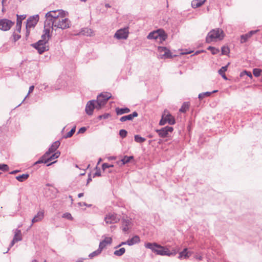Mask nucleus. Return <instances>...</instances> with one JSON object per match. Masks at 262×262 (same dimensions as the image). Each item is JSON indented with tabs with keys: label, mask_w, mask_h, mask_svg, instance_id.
I'll return each instance as SVG.
<instances>
[{
	"label": "nucleus",
	"mask_w": 262,
	"mask_h": 262,
	"mask_svg": "<svg viewBox=\"0 0 262 262\" xmlns=\"http://www.w3.org/2000/svg\"><path fill=\"white\" fill-rule=\"evenodd\" d=\"M44 33L41 36V39L33 45V47L38 51L39 54H42L46 51L49 50L48 41L51 37L50 30L44 29Z\"/></svg>",
	"instance_id": "obj_1"
},
{
	"label": "nucleus",
	"mask_w": 262,
	"mask_h": 262,
	"mask_svg": "<svg viewBox=\"0 0 262 262\" xmlns=\"http://www.w3.org/2000/svg\"><path fill=\"white\" fill-rule=\"evenodd\" d=\"M50 29L52 28V32L54 31H57L58 29L64 30L70 28L71 22L69 19L65 18L63 16L57 18L54 21L50 24Z\"/></svg>",
	"instance_id": "obj_2"
},
{
	"label": "nucleus",
	"mask_w": 262,
	"mask_h": 262,
	"mask_svg": "<svg viewBox=\"0 0 262 262\" xmlns=\"http://www.w3.org/2000/svg\"><path fill=\"white\" fill-rule=\"evenodd\" d=\"M145 247L151 250V251L157 255L161 256H168V246H162L156 243H148L145 244Z\"/></svg>",
	"instance_id": "obj_3"
},
{
	"label": "nucleus",
	"mask_w": 262,
	"mask_h": 262,
	"mask_svg": "<svg viewBox=\"0 0 262 262\" xmlns=\"http://www.w3.org/2000/svg\"><path fill=\"white\" fill-rule=\"evenodd\" d=\"M63 11L60 10L51 11L46 14V20L45 21L44 29L50 30V24L54 21L57 18L60 17L62 15Z\"/></svg>",
	"instance_id": "obj_4"
},
{
	"label": "nucleus",
	"mask_w": 262,
	"mask_h": 262,
	"mask_svg": "<svg viewBox=\"0 0 262 262\" xmlns=\"http://www.w3.org/2000/svg\"><path fill=\"white\" fill-rule=\"evenodd\" d=\"M223 37V31L221 29H213L210 31L208 33L206 39L207 42H210L211 41L216 40L217 39L222 40Z\"/></svg>",
	"instance_id": "obj_5"
},
{
	"label": "nucleus",
	"mask_w": 262,
	"mask_h": 262,
	"mask_svg": "<svg viewBox=\"0 0 262 262\" xmlns=\"http://www.w3.org/2000/svg\"><path fill=\"white\" fill-rule=\"evenodd\" d=\"M112 95L109 93H101L97 96L96 102L97 103V110H100L103 106L107 100L111 98Z\"/></svg>",
	"instance_id": "obj_6"
},
{
	"label": "nucleus",
	"mask_w": 262,
	"mask_h": 262,
	"mask_svg": "<svg viewBox=\"0 0 262 262\" xmlns=\"http://www.w3.org/2000/svg\"><path fill=\"white\" fill-rule=\"evenodd\" d=\"M167 35L164 31L158 30L156 31L150 32L147 36V38L149 39H159L160 41L165 40Z\"/></svg>",
	"instance_id": "obj_7"
},
{
	"label": "nucleus",
	"mask_w": 262,
	"mask_h": 262,
	"mask_svg": "<svg viewBox=\"0 0 262 262\" xmlns=\"http://www.w3.org/2000/svg\"><path fill=\"white\" fill-rule=\"evenodd\" d=\"M120 220V216L115 213H108L104 217V221L107 224L118 223Z\"/></svg>",
	"instance_id": "obj_8"
},
{
	"label": "nucleus",
	"mask_w": 262,
	"mask_h": 262,
	"mask_svg": "<svg viewBox=\"0 0 262 262\" xmlns=\"http://www.w3.org/2000/svg\"><path fill=\"white\" fill-rule=\"evenodd\" d=\"M167 111H164V114H163L162 118L160 121L159 124L160 125H163L166 123L168 122L169 124L172 125L175 123V120L173 116L170 114H166Z\"/></svg>",
	"instance_id": "obj_9"
},
{
	"label": "nucleus",
	"mask_w": 262,
	"mask_h": 262,
	"mask_svg": "<svg viewBox=\"0 0 262 262\" xmlns=\"http://www.w3.org/2000/svg\"><path fill=\"white\" fill-rule=\"evenodd\" d=\"M14 22L8 19H0V30L6 31L10 29L14 25Z\"/></svg>",
	"instance_id": "obj_10"
},
{
	"label": "nucleus",
	"mask_w": 262,
	"mask_h": 262,
	"mask_svg": "<svg viewBox=\"0 0 262 262\" xmlns=\"http://www.w3.org/2000/svg\"><path fill=\"white\" fill-rule=\"evenodd\" d=\"M158 51L160 53L159 56L162 59L169 58L172 57L170 50L166 47H159Z\"/></svg>",
	"instance_id": "obj_11"
},
{
	"label": "nucleus",
	"mask_w": 262,
	"mask_h": 262,
	"mask_svg": "<svg viewBox=\"0 0 262 262\" xmlns=\"http://www.w3.org/2000/svg\"><path fill=\"white\" fill-rule=\"evenodd\" d=\"M132 223L131 221V219L128 218L127 217L122 219L121 228L124 232H127L132 228Z\"/></svg>",
	"instance_id": "obj_12"
},
{
	"label": "nucleus",
	"mask_w": 262,
	"mask_h": 262,
	"mask_svg": "<svg viewBox=\"0 0 262 262\" xmlns=\"http://www.w3.org/2000/svg\"><path fill=\"white\" fill-rule=\"evenodd\" d=\"M39 20L38 15H35L30 17L27 21L26 29H30L31 28H34Z\"/></svg>",
	"instance_id": "obj_13"
},
{
	"label": "nucleus",
	"mask_w": 262,
	"mask_h": 262,
	"mask_svg": "<svg viewBox=\"0 0 262 262\" xmlns=\"http://www.w3.org/2000/svg\"><path fill=\"white\" fill-rule=\"evenodd\" d=\"M128 31L127 28L118 30L115 34L114 37L118 39H126L128 37Z\"/></svg>",
	"instance_id": "obj_14"
},
{
	"label": "nucleus",
	"mask_w": 262,
	"mask_h": 262,
	"mask_svg": "<svg viewBox=\"0 0 262 262\" xmlns=\"http://www.w3.org/2000/svg\"><path fill=\"white\" fill-rule=\"evenodd\" d=\"M97 106L96 100H93L89 101L85 107L86 113L89 115H92L94 109L96 108L97 110Z\"/></svg>",
	"instance_id": "obj_15"
},
{
	"label": "nucleus",
	"mask_w": 262,
	"mask_h": 262,
	"mask_svg": "<svg viewBox=\"0 0 262 262\" xmlns=\"http://www.w3.org/2000/svg\"><path fill=\"white\" fill-rule=\"evenodd\" d=\"M173 130V128L171 126H167L163 127L161 129H158L156 132L158 133L159 135L162 138L166 137L168 136L169 133H171Z\"/></svg>",
	"instance_id": "obj_16"
},
{
	"label": "nucleus",
	"mask_w": 262,
	"mask_h": 262,
	"mask_svg": "<svg viewBox=\"0 0 262 262\" xmlns=\"http://www.w3.org/2000/svg\"><path fill=\"white\" fill-rule=\"evenodd\" d=\"M60 142L59 141H55V142H54L51 145V146L49 148V150L42 156V158L48 157L52 153H53L54 151H55L56 149L58 148Z\"/></svg>",
	"instance_id": "obj_17"
},
{
	"label": "nucleus",
	"mask_w": 262,
	"mask_h": 262,
	"mask_svg": "<svg viewBox=\"0 0 262 262\" xmlns=\"http://www.w3.org/2000/svg\"><path fill=\"white\" fill-rule=\"evenodd\" d=\"M259 31V30L258 29L256 30H252L249 31L247 34L242 35L241 36V43H243L246 42L248 40V39H249L253 35L256 34Z\"/></svg>",
	"instance_id": "obj_18"
},
{
	"label": "nucleus",
	"mask_w": 262,
	"mask_h": 262,
	"mask_svg": "<svg viewBox=\"0 0 262 262\" xmlns=\"http://www.w3.org/2000/svg\"><path fill=\"white\" fill-rule=\"evenodd\" d=\"M22 239L21 232L20 230L16 229L14 232V236L13 240L11 242L10 247H12L14 244L18 241H20Z\"/></svg>",
	"instance_id": "obj_19"
},
{
	"label": "nucleus",
	"mask_w": 262,
	"mask_h": 262,
	"mask_svg": "<svg viewBox=\"0 0 262 262\" xmlns=\"http://www.w3.org/2000/svg\"><path fill=\"white\" fill-rule=\"evenodd\" d=\"M192 253L190 251H188L187 248H185L181 252L179 253V256L178 258L179 259H188L191 255Z\"/></svg>",
	"instance_id": "obj_20"
},
{
	"label": "nucleus",
	"mask_w": 262,
	"mask_h": 262,
	"mask_svg": "<svg viewBox=\"0 0 262 262\" xmlns=\"http://www.w3.org/2000/svg\"><path fill=\"white\" fill-rule=\"evenodd\" d=\"M44 217V211L43 210H40L37 212L35 216L32 220V224L35 223L39 222L42 221ZM32 225H31L32 226Z\"/></svg>",
	"instance_id": "obj_21"
},
{
	"label": "nucleus",
	"mask_w": 262,
	"mask_h": 262,
	"mask_svg": "<svg viewBox=\"0 0 262 262\" xmlns=\"http://www.w3.org/2000/svg\"><path fill=\"white\" fill-rule=\"evenodd\" d=\"M112 242V238L110 237H105V238L100 242L99 247L102 250L104 249L107 245H111Z\"/></svg>",
	"instance_id": "obj_22"
},
{
	"label": "nucleus",
	"mask_w": 262,
	"mask_h": 262,
	"mask_svg": "<svg viewBox=\"0 0 262 262\" xmlns=\"http://www.w3.org/2000/svg\"><path fill=\"white\" fill-rule=\"evenodd\" d=\"M138 115V113L136 112H134L132 114L121 117L120 118V121L121 122H125L127 120H132L134 117H137Z\"/></svg>",
	"instance_id": "obj_23"
},
{
	"label": "nucleus",
	"mask_w": 262,
	"mask_h": 262,
	"mask_svg": "<svg viewBox=\"0 0 262 262\" xmlns=\"http://www.w3.org/2000/svg\"><path fill=\"white\" fill-rule=\"evenodd\" d=\"M140 242V239L139 236L135 235L132 238L128 239L127 241V245L128 246H132L136 244H138Z\"/></svg>",
	"instance_id": "obj_24"
},
{
	"label": "nucleus",
	"mask_w": 262,
	"mask_h": 262,
	"mask_svg": "<svg viewBox=\"0 0 262 262\" xmlns=\"http://www.w3.org/2000/svg\"><path fill=\"white\" fill-rule=\"evenodd\" d=\"M116 112L118 115H122L124 114L128 113L129 112H130V110L127 107H125V108L117 107L116 108Z\"/></svg>",
	"instance_id": "obj_25"
},
{
	"label": "nucleus",
	"mask_w": 262,
	"mask_h": 262,
	"mask_svg": "<svg viewBox=\"0 0 262 262\" xmlns=\"http://www.w3.org/2000/svg\"><path fill=\"white\" fill-rule=\"evenodd\" d=\"M81 33L82 34L86 35V36H93L94 35V32L92 29L90 28H84L82 29Z\"/></svg>",
	"instance_id": "obj_26"
},
{
	"label": "nucleus",
	"mask_w": 262,
	"mask_h": 262,
	"mask_svg": "<svg viewBox=\"0 0 262 262\" xmlns=\"http://www.w3.org/2000/svg\"><path fill=\"white\" fill-rule=\"evenodd\" d=\"M205 0H194L191 3L192 7L194 8H198L204 4Z\"/></svg>",
	"instance_id": "obj_27"
},
{
	"label": "nucleus",
	"mask_w": 262,
	"mask_h": 262,
	"mask_svg": "<svg viewBox=\"0 0 262 262\" xmlns=\"http://www.w3.org/2000/svg\"><path fill=\"white\" fill-rule=\"evenodd\" d=\"M60 152L59 151H57L53 154L50 157L47 158V160L45 161V163H47L50 161L57 159L60 156Z\"/></svg>",
	"instance_id": "obj_28"
},
{
	"label": "nucleus",
	"mask_w": 262,
	"mask_h": 262,
	"mask_svg": "<svg viewBox=\"0 0 262 262\" xmlns=\"http://www.w3.org/2000/svg\"><path fill=\"white\" fill-rule=\"evenodd\" d=\"M217 92V90H214V91H212V92H207L200 93L198 96V98L200 100H202L205 97H209L212 93H214Z\"/></svg>",
	"instance_id": "obj_29"
},
{
	"label": "nucleus",
	"mask_w": 262,
	"mask_h": 262,
	"mask_svg": "<svg viewBox=\"0 0 262 262\" xmlns=\"http://www.w3.org/2000/svg\"><path fill=\"white\" fill-rule=\"evenodd\" d=\"M134 159L133 156H125L120 161L121 162V165H124L130 162V161Z\"/></svg>",
	"instance_id": "obj_30"
},
{
	"label": "nucleus",
	"mask_w": 262,
	"mask_h": 262,
	"mask_svg": "<svg viewBox=\"0 0 262 262\" xmlns=\"http://www.w3.org/2000/svg\"><path fill=\"white\" fill-rule=\"evenodd\" d=\"M29 177V175L27 173L23 174L16 177V179L19 182H24Z\"/></svg>",
	"instance_id": "obj_31"
},
{
	"label": "nucleus",
	"mask_w": 262,
	"mask_h": 262,
	"mask_svg": "<svg viewBox=\"0 0 262 262\" xmlns=\"http://www.w3.org/2000/svg\"><path fill=\"white\" fill-rule=\"evenodd\" d=\"M179 252V249L176 248H172L171 250L168 248V256H175Z\"/></svg>",
	"instance_id": "obj_32"
},
{
	"label": "nucleus",
	"mask_w": 262,
	"mask_h": 262,
	"mask_svg": "<svg viewBox=\"0 0 262 262\" xmlns=\"http://www.w3.org/2000/svg\"><path fill=\"white\" fill-rule=\"evenodd\" d=\"M189 107V102H184L179 111L182 113H185L188 110Z\"/></svg>",
	"instance_id": "obj_33"
},
{
	"label": "nucleus",
	"mask_w": 262,
	"mask_h": 262,
	"mask_svg": "<svg viewBox=\"0 0 262 262\" xmlns=\"http://www.w3.org/2000/svg\"><path fill=\"white\" fill-rule=\"evenodd\" d=\"M125 249L124 248H121L119 250L115 251L114 254L116 256H122L125 253Z\"/></svg>",
	"instance_id": "obj_34"
},
{
	"label": "nucleus",
	"mask_w": 262,
	"mask_h": 262,
	"mask_svg": "<svg viewBox=\"0 0 262 262\" xmlns=\"http://www.w3.org/2000/svg\"><path fill=\"white\" fill-rule=\"evenodd\" d=\"M102 251V250L101 249H100V248L99 247V248L97 250H96V251H94L93 252L91 253V254H90L89 257L91 258H93L94 257L100 254L101 253Z\"/></svg>",
	"instance_id": "obj_35"
},
{
	"label": "nucleus",
	"mask_w": 262,
	"mask_h": 262,
	"mask_svg": "<svg viewBox=\"0 0 262 262\" xmlns=\"http://www.w3.org/2000/svg\"><path fill=\"white\" fill-rule=\"evenodd\" d=\"M19 15H17V23L16 25V30L19 33L21 30V23L19 20Z\"/></svg>",
	"instance_id": "obj_36"
},
{
	"label": "nucleus",
	"mask_w": 262,
	"mask_h": 262,
	"mask_svg": "<svg viewBox=\"0 0 262 262\" xmlns=\"http://www.w3.org/2000/svg\"><path fill=\"white\" fill-rule=\"evenodd\" d=\"M146 139L143 137H140L139 135L135 136V141L138 143H143Z\"/></svg>",
	"instance_id": "obj_37"
},
{
	"label": "nucleus",
	"mask_w": 262,
	"mask_h": 262,
	"mask_svg": "<svg viewBox=\"0 0 262 262\" xmlns=\"http://www.w3.org/2000/svg\"><path fill=\"white\" fill-rule=\"evenodd\" d=\"M207 49L208 50H210L211 52V53L213 55L216 54L220 52V50L218 49L213 47L209 46Z\"/></svg>",
	"instance_id": "obj_38"
},
{
	"label": "nucleus",
	"mask_w": 262,
	"mask_h": 262,
	"mask_svg": "<svg viewBox=\"0 0 262 262\" xmlns=\"http://www.w3.org/2000/svg\"><path fill=\"white\" fill-rule=\"evenodd\" d=\"M262 72V70L259 69H254L253 70V75L255 76V77H258L259 76H260V75L261 74Z\"/></svg>",
	"instance_id": "obj_39"
},
{
	"label": "nucleus",
	"mask_w": 262,
	"mask_h": 262,
	"mask_svg": "<svg viewBox=\"0 0 262 262\" xmlns=\"http://www.w3.org/2000/svg\"><path fill=\"white\" fill-rule=\"evenodd\" d=\"M229 64V63H228V64L226 66L222 67L219 70V73L221 75L222 74H225V72L227 70V68L228 65Z\"/></svg>",
	"instance_id": "obj_40"
},
{
	"label": "nucleus",
	"mask_w": 262,
	"mask_h": 262,
	"mask_svg": "<svg viewBox=\"0 0 262 262\" xmlns=\"http://www.w3.org/2000/svg\"><path fill=\"white\" fill-rule=\"evenodd\" d=\"M62 217L63 218L67 219L68 220H70V221H72L73 219L71 213H70L69 212H66V213H63L62 214Z\"/></svg>",
	"instance_id": "obj_41"
},
{
	"label": "nucleus",
	"mask_w": 262,
	"mask_h": 262,
	"mask_svg": "<svg viewBox=\"0 0 262 262\" xmlns=\"http://www.w3.org/2000/svg\"><path fill=\"white\" fill-rule=\"evenodd\" d=\"M229 53V49L227 47L224 46L222 48V54L227 55Z\"/></svg>",
	"instance_id": "obj_42"
},
{
	"label": "nucleus",
	"mask_w": 262,
	"mask_h": 262,
	"mask_svg": "<svg viewBox=\"0 0 262 262\" xmlns=\"http://www.w3.org/2000/svg\"><path fill=\"white\" fill-rule=\"evenodd\" d=\"M75 132V127L72 128L71 130L67 134L65 137L66 138H70L71 137H72L73 136V135L74 134Z\"/></svg>",
	"instance_id": "obj_43"
},
{
	"label": "nucleus",
	"mask_w": 262,
	"mask_h": 262,
	"mask_svg": "<svg viewBox=\"0 0 262 262\" xmlns=\"http://www.w3.org/2000/svg\"><path fill=\"white\" fill-rule=\"evenodd\" d=\"M34 89V86L33 85H32V86H30L29 90V92H28V93L27 95L24 99V100H23L22 102L20 104H19V105H17V107L21 105V104L25 100V99L27 98V97L29 96L30 93H32L33 92Z\"/></svg>",
	"instance_id": "obj_44"
},
{
	"label": "nucleus",
	"mask_w": 262,
	"mask_h": 262,
	"mask_svg": "<svg viewBox=\"0 0 262 262\" xmlns=\"http://www.w3.org/2000/svg\"><path fill=\"white\" fill-rule=\"evenodd\" d=\"M0 169L4 171H7L9 170V166L7 164H0Z\"/></svg>",
	"instance_id": "obj_45"
},
{
	"label": "nucleus",
	"mask_w": 262,
	"mask_h": 262,
	"mask_svg": "<svg viewBox=\"0 0 262 262\" xmlns=\"http://www.w3.org/2000/svg\"><path fill=\"white\" fill-rule=\"evenodd\" d=\"M114 167V165H112V164H108L107 163H103L102 165V168L103 169V170H105L107 168H111V167Z\"/></svg>",
	"instance_id": "obj_46"
},
{
	"label": "nucleus",
	"mask_w": 262,
	"mask_h": 262,
	"mask_svg": "<svg viewBox=\"0 0 262 262\" xmlns=\"http://www.w3.org/2000/svg\"><path fill=\"white\" fill-rule=\"evenodd\" d=\"M127 132L125 129H121L119 132V135L122 138H125L127 135Z\"/></svg>",
	"instance_id": "obj_47"
},
{
	"label": "nucleus",
	"mask_w": 262,
	"mask_h": 262,
	"mask_svg": "<svg viewBox=\"0 0 262 262\" xmlns=\"http://www.w3.org/2000/svg\"><path fill=\"white\" fill-rule=\"evenodd\" d=\"M110 116V114L106 113V114H104L103 115L99 116L98 119H100V120L102 119H105L108 118Z\"/></svg>",
	"instance_id": "obj_48"
},
{
	"label": "nucleus",
	"mask_w": 262,
	"mask_h": 262,
	"mask_svg": "<svg viewBox=\"0 0 262 262\" xmlns=\"http://www.w3.org/2000/svg\"><path fill=\"white\" fill-rule=\"evenodd\" d=\"M244 75H247L248 76H249L251 78H252V74L250 72H247L246 71H244V72H243L241 73V76H243Z\"/></svg>",
	"instance_id": "obj_49"
},
{
	"label": "nucleus",
	"mask_w": 262,
	"mask_h": 262,
	"mask_svg": "<svg viewBox=\"0 0 262 262\" xmlns=\"http://www.w3.org/2000/svg\"><path fill=\"white\" fill-rule=\"evenodd\" d=\"M13 37L14 41L15 42L20 38V35L14 33L13 34Z\"/></svg>",
	"instance_id": "obj_50"
},
{
	"label": "nucleus",
	"mask_w": 262,
	"mask_h": 262,
	"mask_svg": "<svg viewBox=\"0 0 262 262\" xmlns=\"http://www.w3.org/2000/svg\"><path fill=\"white\" fill-rule=\"evenodd\" d=\"M47 157H45L44 158H42V157L40 159H39L38 161H36L34 164H37L39 163H45V161L47 160Z\"/></svg>",
	"instance_id": "obj_51"
},
{
	"label": "nucleus",
	"mask_w": 262,
	"mask_h": 262,
	"mask_svg": "<svg viewBox=\"0 0 262 262\" xmlns=\"http://www.w3.org/2000/svg\"><path fill=\"white\" fill-rule=\"evenodd\" d=\"M86 130V128L85 127H81L78 131V133H84Z\"/></svg>",
	"instance_id": "obj_52"
},
{
	"label": "nucleus",
	"mask_w": 262,
	"mask_h": 262,
	"mask_svg": "<svg viewBox=\"0 0 262 262\" xmlns=\"http://www.w3.org/2000/svg\"><path fill=\"white\" fill-rule=\"evenodd\" d=\"M127 245V241L126 242H121L119 245L116 246L115 248H117L118 247H120L123 245Z\"/></svg>",
	"instance_id": "obj_53"
},
{
	"label": "nucleus",
	"mask_w": 262,
	"mask_h": 262,
	"mask_svg": "<svg viewBox=\"0 0 262 262\" xmlns=\"http://www.w3.org/2000/svg\"><path fill=\"white\" fill-rule=\"evenodd\" d=\"M96 176H101V172L100 170L99 169L94 174L93 177H95Z\"/></svg>",
	"instance_id": "obj_54"
},
{
	"label": "nucleus",
	"mask_w": 262,
	"mask_h": 262,
	"mask_svg": "<svg viewBox=\"0 0 262 262\" xmlns=\"http://www.w3.org/2000/svg\"><path fill=\"white\" fill-rule=\"evenodd\" d=\"M195 258H196L198 260H202V256H199L198 255H196L194 256Z\"/></svg>",
	"instance_id": "obj_55"
},
{
	"label": "nucleus",
	"mask_w": 262,
	"mask_h": 262,
	"mask_svg": "<svg viewBox=\"0 0 262 262\" xmlns=\"http://www.w3.org/2000/svg\"><path fill=\"white\" fill-rule=\"evenodd\" d=\"M26 17V16L25 15H19V21H22V20L24 19Z\"/></svg>",
	"instance_id": "obj_56"
},
{
	"label": "nucleus",
	"mask_w": 262,
	"mask_h": 262,
	"mask_svg": "<svg viewBox=\"0 0 262 262\" xmlns=\"http://www.w3.org/2000/svg\"><path fill=\"white\" fill-rule=\"evenodd\" d=\"M18 171H19L18 170H14V171H12L10 172V174H13L16 173Z\"/></svg>",
	"instance_id": "obj_57"
},
{
	"label": "nucleus",
	"mask_w": 262,
	"mask_h": 262,
	"mask_svg": "<svg viewBox=\"0 0 262 262\" xmlns=\"http://www.w3.org/2000/svg\"><path fill=\"white\" fill-rule=\"evenodd\" d=\"M92 181V178L89 177L87 180V184L89 183Z\"/></svg>",
	"instance_id": "obj_58"
},
{
	"label": "nucleus",
	"mask_w": 262,
	"mask_h": 262,
	"mask_svg": "<svg viewBox=\"0 0 262 262\" xmlns=\"http://www.w3.org/2000/svg\"><path fill=\"white\" fill-rule=\"evenodd\" d=\"M30 34V31L29 29H27L26 31V36H28Z\"/></svg>",
	"instance_id": "obj_59"
},
{
	"label": "nucleus",
	"mask_w": 262,
	"mask_h": 262,
	"mask_svg": "<svg viewBox=\"0 0 262 262\" xmlns=\"http://www.w3.org/2000/svg\"><path fill=\"white\" fill-rule=\"evenodd\" d=\"M83 196V193H80L78 195V198H81V197H82Z\"/></svg>",
	"instance_id": "obj_60"
},
{
	"label": "nucleus",
	"mask_w": 262,
	"mask_h": 262,
	"mask_svg": "<svg viewBox=\"0 0 262 262\" xmlns=\"http://www.w3.org/2000/svg\"><path fill=\"white\" fill-rule=\"evenodd\" d=\"M221 76H222V77H223L224 79H226V80H227V78L226 77V76L225 74H222V75H221Z\"/></svg>",
	"instance_id": "obj_61"
},
{
	"label": "nucleus",
	"mask_w": 262,
	"mask_h": 262,
	"mask_svg": "<svg viewBox=\"0 0 262 262\" xmlns=\"http://www.w3.org/2000/svg\"><path fill=\"white\" fill-rule=\"evenodd\" d=\"M105 7L106 8H110L111 7V6L108 4H105Z\"/></svg>",
	"instance_id": "obj_62"
},
{
	"label": "nucleus",
	"mask_w": 262,
	"mask_h": 262,
	"mask_svg": "<svg viewBox=\"0 0 262 262\" xmlns=\"http://www.w3.org/2000/svg\"><path fill=\"white\" fill-rule=\"evenodd\" d=\"M204 52L203 51H196L195 53V55H198V54H199L201 52Z\"/></svg>",
	"instance_id": "obj_63"
},
{
	"label": "nucleus",
	"mask_w": 262,
	"mask_h": 262,
	"mask_svg": "<svg viewBox=\"0 0 262 262\" xmlns=\"http://www.w3.org/2000/svg\"><path fill=\"white\" fill-rule=\"evenodd\" d=\"M32 262H38L37 260L34 259L32 261Z\"/></svg>",
	"instance_id": "obj_64"
}]
</instances>
